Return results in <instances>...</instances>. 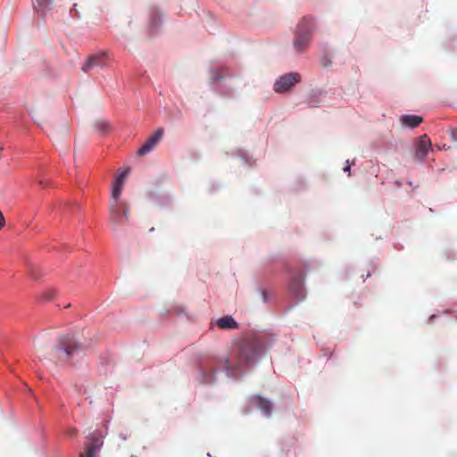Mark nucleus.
Wrapping results in <instances>:
<instances>
[{"instance_id":"1","label":"nucleus","mask_w":457,"mask_h":457,"mask_svg":"<svg viewBox=\"0 0 457 457\" xmlns=\"http://www.w3.org/2000/svg\"><path fill=\"white\" fill-rule=\"evenodd\" d=\"M261 348L262 343L257 337L249 335L242 337L224 361L227 372L236 376L237 372L249 367L260 354Z\"/></svg>"},{"instance_id":"2","label":"nucleus","mask_w":457,"mask_h":457,"mask_svg":"<svg viewBox=\"0 0 457 457\" xmlns=\"http://www.w3.org/2000/svg\"><path fill=\"white\" fill-rule=\"evenodd\" d=\"M83 359L82 345L72 335L58 337L50 353V360L57 365L76 366Z\"/></svg>"},{"instance_id":"3","label":"nucleus","mask_w":457,"mask_h":457,"mask_svg":"<svg viewBox=\"0 0 457 457\" xmlns=\"http://www.w3.org/2000/svg\"><path fill=\"white\" fill-rule=\"evenodd\" d=\"M129 170H123L112 185V195L109 203V220L113 228L124 224L129 219V208L127 203L120 199L123 184Z\"/></svg>"},{"instance_id":"4","label":"nucleus","mask_w":457,"mask_h":457,"mask_svg":"<svg viewBox=\"0 0 457 457\" xmlns=\"http://www.w3.org/2000/svg\"><path fill=\"white\" fill-rule=\"evenodd\" d=\"M301 75L297 72H290L280 76L274 84V90L283 93L300 82Z\"/></svg>"},{"instance_id":"5","label":"nucleus","mask_w":457,"mask_h":457,"mask_svg":"<svg viewBox=\"0 0 457 457\" xmlns=\"http://www.w3.org/2000/svg\"><path fill=\"white\" fill-rule=\"evenodd\" d=\"M316 29V19L312 16L306 15L300 19L296 25L295 33L311 36Z\"/></svg>"},{"instance_id":"6","label":"nucleus","mask_w":457,"mask_h":457,"mask_svg":"<svg viewBox=\"0 0 457 457\" xmlns=\"http://www.w3.org/2000/svg\"><path fill=\"white\" fill-rule=\"evenodd\" d=\"M110 61L109 54L105 51H98L87 56V70L94 67H104Z\"/></svg>"},{"instance_id":"7","label":"nucleus","mask_w":457,"mask_h":457,"mask_svg":"<svg viewBox=\"0 0 457 457\" xmlns=\"http://www.w3.org/2000/svg\"><path fill=\"white\" fill-rule=\"evenodd\" d=\"M163 135V129H158L154 135H152L145 143L138 149L137 154L140 156L147 154L151 152L161 140Z\"/></svg>"},{"instance_id":"8","label":"nucleus","mask_w":457,"mask_h":457,"mask_svg":"<svg viewBox=\"0 0 457 457\" xmlns=\"http://www.w3.org/2000/svg\"><path fill=\"white\" fill-rule=\"evenodd\" d=\"M249 402L251 404L255 405L259 410H261L263 414L267 416L271 414L272 404L270 400L263 398L261 395H255L249 398Z\"/></svg>"},{"instance_id":"9","label":"nucleus","mask_w":457,"mask_h":457,"mask_svg":"<svg viewBox=\"0 0 457 457\" xmlns=\"http://www.w3.org/2000/svg\"><path fill=\"white\" fill-rule=\"evenodd\" d=\"M431 145L429 137L426 134L422 135L416 146L415 157L420 161H424Z\"/></svg>"},{"instance_id":"10","label":"nucleus","mask_w":457,"mask_h":457,"mask_svg":"<svg viewBox=\"0 0 457 457\" xmlns=\"http://www.w3.org/2000/svg\"><path fill=\"white\" fill-rule=\"evenodd\" d=\"M103 436L98 433H93L90 436L89 443H87V457H94L96 453L100 450L103 445Z\"/></svg>"},{"instance_id":"11","label":"nucleus","mask_w":457,"mask_h":457,"mask_svg":"<svg viewBox=\"0 0 457 457\" xmlns=\"http://www.w3.org/2000/svg\"><path fill=\"white\" fill-rule=\"evenodd\" d=\"M312 41L311 36L302 35L295 32V39L293 42V46L295 50L298 53H303L307 49L310 43Z\"/></svg>"},{"instance_id":"12","label":"nucleus","mask_w":457,"mask_h":457,"mask_svg":"<svg viewBox=\"0 0 457 457\" xmlns=\"http://www.w3.org/2000/svg\"><path fill=\"white\" fill-rule=\"evenodd\" d=\"M217 326L220 329H237L238 323L231 316H223L216 320Z\"/></svg>"},{"instance_id":"13","label":"nucleus","mask_w":457,"mask_h":457,"mask_svg":"<svg viewBox=\"0 0 457 457\" xmlns=\"http://www.w3.org/2000/svg\"><path fill=\"white\" fill-rule=\"evenodd\" d=\"M422 120L423 118L418 115H403L401 117L402 124L409 128H416L422 122Z\"/></svg>"},{"instance_id":"14","label":"nucleus","mask_w":457,"mask_h":457,"mask_svg":"<svg viewBox=\"0 0 457 457\" xmlns=\"http://www.w3.org/2000/svg\"><path fill=\"white\" fill-rule=\"evenodd\" d=\"M93 129L100 135H104L111 131L112 127L106 120H96L93 122Z\"/></svg>"},{"instance_id":"15","label":"nucleus","mask_w":457,"mask_h":457,"mask_svg":"<svg viewBox=\"0 0 457 457\" xmlns=\"http://www.w3.org/2000/svg\"><path fill=\"white\" fill-rule=\"evenodd\" d=\"M303 281L301 278L295 279L290 286L291 291L295 295V296L302 300L304 298L305 295L303 293V289L302 287Z\"/></svg>"},{"instance_id":"16","label":"nucleus","mask_w":457,"mask_h":457,"mask_svg":"<svg viewBox=\"0 0 457 457\" xmlns=\"http://www.w3.org/2000/svg\"><path fill=\"white\" fill-rule=\"evenodd\" d=\"M54 3V0H37V5L35 8L37 12H45L53 8Z\"/></svg>"},{"instance_id":"17","label":"nucleus","mask_w":457,"mask_h":457,"mask_svg":"<svg viewBox=\"0 0 457 457\" xmlns=\"http://www.w3.org/2000/svg\"><path fill=\"white\" fill-rule=\"evenodd\" d=\"M199 370L202 376V382L212 383L213 381L212 375L206 374V368L204 365H200Z\"/></svg>"},{"instance_id":"18","label":"nucleus","mask_w":457,"mask_h":457,"mask_svg":"<svg viewBox=\"0 0 457 457\" xmlns=\"http://www.w3.org/2000/svg\"><path fill=\"white\" fill-rule=\"evenodd\" d=\"M66 435L68 437L70 438H74L77 436L78 435V429L76 428H69L67 430H66Z\"/></svg>"},{"instance_id":"19","label":"nucleus","mask_w":457,"mask_h":457,"mask_svg":"<svg viewBox=\"0 0 457 457\" xmlns=\"http://www.w3.org/2000/svg\"><path fill=\"white\" fill-rule=\"evenodd\" d=\"M451 138L453 141H457V129H453L451 130Z\"/></svg>"},{"instance_id":"20","label":"nucleus","mask_w":457,"mask_h":457,"mask_svg":"<svg viewBox=\"0 0 457 457\" xmlns=\"http://www.w3.org/2000/svg\"><path fill=\"white\" fill-rule=\"evenodd\" d=\"M5 224V220L3 212L0 211V228H2Z\"/></svg>"},{"instance_id":"21","label":"nucleus","mask_w":457,"mask_h":457,"mask_svg":"<svg viewBox=\"0 0 457 457\" xmlns=\"http://www.w3.org/2000/svg\"><path fill=\"white\" fill-rule=\"evenodd\" d=\"M34 345H35L36 348H41L44 346L43 344H41V342L39 340H37V341L34 340Z\"/></svg>"},{"instance_id":"22","label":"nucleus","mask_w":457,"mask_h":457,"mask_svg":"<svg viewBox=\"0 0 457 457\" xmlns=\"http://www.w3.org/2000/svg\"><path fill=\"white\" fill-rule=\"evenodd\" d=\"M38 184H39V185H41V186H43V187H45V186H46V185H47V181H45V180L40 179V180H38Z\"/></svg>"},{"instance_id":"23","label":"nucleus","mask_w":457,"mask_h":457,"mask_svg":"<svg viewBox=\"0 0 457 457\" xmlns=\"http://www.w3.org/2000/svg\"><path fill=\"white\" fill-rule=\"evenodd\" d=\"M71 12H78V10H77V4H75L73 5V9L71 10Z\"/></svg>"},{"instance_id":"24","label":"nucleus","mask_w":457,"mask_h":457,"mask_svg":"<svg viewBox=\"0 0 457 457\" xmlns=\"http://www.w3.org/2000/svg\"><path fill=\"white\" fill-rule=\"evenodd\" d=\"M262 294L264 301H266V297H267L266 292L262 291Z\"/></svg>"},{"instance_id":"25","label":"nucleus","mask_w":457,"mask_h":457,"mask_svg":"<svg viewBox=\"0 0 457 457\" xmlns=\"http://www.w3.org/2000/svg\"><path fill=\"white\" fill-rule=\"evenodd\" d=\"M344 170H345V171H349V170H350V166H349V165H346V166L344 168Z\"/></svg>"},{"instance_id":"26","label":"nucleus","mask_w":457,"mask_h":457,"mask_svg":"<svg viewBox=\"0 0 457 457\" xmlns=\"http://www.w3.org/2000/svg\"><path fill=\"white\" fill-rule=\"evenodd\" d=\"M79 457H85V453L81 452V453H79Z\"/></svg>"}]
</instances>
